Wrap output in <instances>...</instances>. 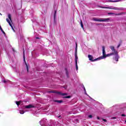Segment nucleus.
<instances>
[{
	"label": "nucleus",
	"mask_w": 126,
	"mask_h": 126,
	"mask_svg": "<svg viewBox=\"0 0 126 126\" xmlns=\"http://www.w3.org/2000/svg\"><path fill=\"white\" fill-rule=\"evenodd\" d=\"M94 21H96L97 22H112L113 19H111V18H94L93 19Z\"/></svg>",
	"instance_id": "f257e3e1"
},
{
	"label": "nucleus",
	"mask_w": 126,
	"mask_h": 126,
	"mask_svg": "<svg viewBox=\"0 0 126 126\" xmlns=\"http://www.w3.org/2000/svg\"><path fill=\"white\" fill-rule=\"evenodd\" d=\"M110 49H111L112 51V54H114L115 56V60L116 62H119V59H120V56H119V52H117L116 49H115V47L114 46H110L109 47Z\"/></svg>",
	"instance_id": "f03ea898"
},
{
	"label": "nucleus",
	"mask_w": 126,
	"mask_h": 126,
	"mask_svg": "<svg viewBox=\"0 0 126 126\" xmlns=\"http://www.w3.org/2000/svg\"><path fill=\"white\" fill-rule=\"evenodd\" d=\"M102 56L97 58V60H103V59H106V50H105V46H102Z\"/></svg>",
	"instance_id": "7ed1b4c3"
},
{
	"label": "nucleus",
	"mask_w": 126,
	"mask_h": 126,
	"mask_svg": "<svg viewBox=\"0 0 126 126\" xmlns=\"http://www.w3.org/2000/svg\"><path fill=\"white\" fill-rule=\"evenodd\" d=\"M101 8H108V9H114V10H120L122 9V8H118L117 7L114 6H109V7H101Z\"/></svg>",
	"instance_id": "20e7f679"
},
{
	"label": "nucleus",
	"mask_w": 126,
	"mask_h": 126,
	"mask_svg": "<svg viewBox=\"0 0 126 126\" xmlns=\"http://www.w3.org/2000/svg\"><path fill=\"white\" fill-rule=\"evenodd\" d=\"M40 125L41 126H46V124H47V119L44 118L42 120H41V121L39 122Z\"/></svg>",
	"instance_id": "39448f33"
},
{
	"label": "nucleus",
	"mask_w": 126,
	"mask_h": 126,
	"mask_svg": "<svg viewBox=\"0 0 126 126\" xmlns=\"http://www.w3.org/2000/svg\"><path fill=\"white\" fill-rule=\"evenodd\" d=\"M75 63H77V60H78V57H77V43H76V48L75 52Z\"/></svg>",
	"instance_id": "423d86ee"
},
{
	"label": "nucleus",
	"mask_w": 126,
	"mask_h": 126,
	"mask_svg": "<svg viewBox=\"0 0 126 126\" xmlns=\"http://www.w3.org/2000/svg\"><path fill=\"white\" fill-rule=\"evenodd\" d=\"M88 58L90 61H91V62H95L96 61H99V60L97 59H95L94 60H93V57L91 56V55H88Z\"/></svg>",
	"instance_id": "0eeeda50"
},
{
	"label": "nucleus",
	"mask_w": 126,
	"mask_h": 126,
	"mask_svg": "<svg viewBox=\"0 0 126 126\" xmlns=\"http://www.w3.org/2000/svg\"><path fill=\"white\" fill-rule=\"evenodd\" d=\"M25 108L26 109H32V108H35V106L32 104H29L28 105L25 106Z\"/></svg>",
	"instance_id": "6e6552de"
},
{
	"label": "nucleus",
	"mask_w": 126,
	"mask_h": 126,
	"mask_svg": "<svg viewBox=\"0 0 126 126\" xmlns=\"http://www.w3.org/2000/svg\"><path fill=\"white\" fill-rule=\"evenodd\" d=\"M6 20L7 22L8 23L10 26L11 27V28H12V30L14 31V32H15V31H14V29H13V27H12V25L10 23V21H9V19L7 18L6 19Z\"/></svg>",
	"instance_id": "1a4fd4ad"
},
{
	"label": "nucleus",
	"mask_w": 126,
	"mask_h": 126,
	"mask_svg": "<svg viewBox=\"0 0 126 126\" xmlns=\"http://www.w3.org/2000/svg\"><path fill=\"white\" fill-rule=\"evenodd\" d=\"M115 55L114 54V53H110V54H106V55H105V59L106 58H108V57H111V56H114Z\"/></svg>",
	"instance_id": "9d476101"
},
{
	"label": "nucleus",
	"mask_w": 126,
	"mask_h": 126,
	"mask_svg": "<svg viewBox=\"0 0 126 126\" xmlns=\"http://www.w3.org/2000/svg\"><path fill=\"white\" fill-rule=\"evenodd\" d=\"M122 43H123V40H120L119 41V44L117 47V49H119L120 48V47H121V45H122Z\"/></svg>",
	"instance_id": "9b49d317"
},
{
	"label": "nucleus",
	"mask_w": 126,
	"mask_h": 126,
	"mask_svg": "<svg viewBox=\"0 0 126 126\" xmlns=\"http://www.w3.org/2000/svg\"><path fill=\"white\" fill-rule=\"evenodd\" d=\"M123 0H110L109 1L110 2H119V1H122Z\"/></svg>",
	"instance_id": "f8f14e48"
},
{
	"label": "nucleus",
	"mask_w": 126,
	"mask_h": 126,
	"mask_svg": "<svg viewBox=\"0 0 126 126\" xmlns=\"http://www.w3.org/2000/svg\"><path fill=\"white\" fill-rule=\"evenodd\" d=\"M84 91L85 92V95H87V96H88L90 99H91V97H90L88 94H87V93H86V90L85 89V87H84Z\"/></svg>",
	"instance_id": "ddd939ff"
},
{
	"label": "nucleus",
	"mask_w": 126,
	"mask_h": 126,
	"mask_svg": "<svg viewBox=\"0 0 126 126\" xmlns=\"http://www.w3.org/2000/svg\"><path fill=\"white\" fill-rule=\"evenodd\" d=\"M21 101H16V105H17L18 107H19V105H21Z\"/></svg>",
	"instance_id": "4468645a"
},
{
	"label": "nucleus",
	"mask_w": 126,
	"mask_h": 126,
	"mask_svg": "<svg viewBox=\"0 0 126 126\" xmlns=\"http://www.w3.org/2000/svg\"><path fill=\"white\" fill-rule=\"evenodd\" d=\"M26 111H24V110H20L19 113L20 114H21V115H23V114H24V113H25Z\"/></svg>",
	"instance_id": "2eb2a0df"
},
{
	"label": "nucleus",
	"mask_w": 126,
	"mask_h": 126,
	"mask_svg": "<svg viewBox=\"0 0 126 126\" xmlns=\"http://www.w3.org/2000/svg\"><path fill=\"white\" fill-rule=\"evenodd\" d=\"M108 14L109 15H111V14H115V15H120V14H115L114 13H111V12L108 13Z\"/></svg>",
	"instance_id": "dca6fc26"
},
{
	"label": "nucleus",
	"mask_w": 126,
	"mask_h": 126,
	"mask_svg": "<svg viewBox=\"0 0 126 126\" xmlns=\"http://www.w3.org/2000/svg\"><path fill=\"white\" fill-rule=\"evenodd\" d=\"M8 17L10 21H11V15L10 14H9L8 15Z\"/></svg>",
	"instance_id": "f3484780"
},
{
	"label": "nucleus",
	"mask_w": 126,
	"mask_h": 126,
	"mask_svg": "<svg viewBox=\"0 0 126 126\" xmlns=\"http://www.w3.org/2000/svg\"><path fill=\"white\" fill-rule=\"evenodd\" d=\"M56 13H57V11L55 10L54 12V16L55 19H56Z\"/></svg>",
	"instance_id": "a211bd4d"
},
{
	"label": "nucleus",
	"mask_w": 126,
	"mask_h": 126,
	"mask_svg": "<svg viewBox=\"0 0 126 126\" xmlns=\"http://www.w3.org/2000/svg\"><path fill=\"white\" fill-rule=\"evenodd\" d=\"M3 82L4 83H7V82H10V81H9V80H3Z\"/></svg>",
	"instance_id": "6ab92c4d"
},
{
	"label": "nucleus",
	"mask_w": 126,
	"mask_h": 126,
	"mask_svg": "<svg viewBox=\"0 0 126 126\" xmlns=\"http://www.w3.org/2000/svg\"><path fill=\"white\" fill-rule=\"evenodd\" d=\"M59 94H60V95H62V96H64L66 95V94H63L62 93H59Z\"/></svg>",
	"instance_id": "aec40b11"
},
{
	"label": "nucleus",
	"mask_w": 126,
	"mask_h": 126,
	"mask_svg": "<svg viewBox=\"0 0 126 126\" xmlns=\"http://www.w3.org/2000/svg\"><path fill=\"white\" fill-rule=\"evenodd\" d=\"M76 63V70H78V65H77V63Z\"/></svg>",
	"instance_id": "412c9836"
},
{
	"label": "nucleus",
	"mask_w": 126,
	"mask_h": 126,
	"mask_svg": "<svg viewBox=\"0 0 126 126\" xmlns=\"http://www.w3.org/2000/svg\"><path fill=\"white\" fill-rule=\"evenodd\" d=\"M0 31L2 32V33H3V34H4V35H5V32H4V31H3V30H2V29L1 30H0Z\"/></svg>",
	"instance_id": "4be33fe9"
},
{
	"label": "nucleus",
	"mask_w": 126,
	"mask_h": 126,
	"mask_svg": "<svg viewBox=\"0 0 126 126\" xmlns=\"http://www.w3.org/2000/svg\"><path fill=\"white\" fill-rule=\"evenodd\" d=\"M55 102H57L58 103H62L63 101L62 100H56Z\"/></svg>",
	"instance_id": "5701e85b"
},
{
	"label": "nucleus",
	"mask_w": 126,
	"mask_h": 126,
	"mask_svg": "<svg viewBox=\"0 0 126 126\" xmlns=\"http://www.w3.org/2000/svg\"><path fill=\"white\" fill-rule=\"evenodd\" d=\"M89 118H90V119H92V117H93V116L91 115H89Z\"/></svg>",
	"instance_id": "b1692460"
},
{
	"label": "nucleus",
	"mask_w": 126,
	"mask_h": 126,
	"mask_svg": "<svg viewBox=\"0 0 126 126\" xmlns=\"http://www.w3.org/2000/svg\"><path fill=\"white\" fill-rule=\"evenodd\" d=\"M81 26L82 27V28H83V24H82V22H81Z\"/></svg>",
	"instance_id": "393cba45"
},
{
	"label": "nucleus",
	"mask_w": 126,
	"mask_h": 126,
	"mask_svg": "<svg viewBox=\"0 0 126 126\" xmlns=\"http://www.w3.org/2000/svg\"><path fill=\"white\" fill-rule=\"evenodd\" d=\"M24 51L23 52L24 61H25V56H24Z\"/></svg>",
	"instance_id": "a878e982"
},
{
	"label": "nucleus",
	"mask_w": 126,
	"mask_h": 126,
	"mask_svg": "<svg viewBox=\"0 0 126 126\" xmlns=\"http://www.w3.org/2000/svg\"><path fill=\"white\" fill-rule=\"evenodd\" d=\"M26 65L27 66V71L28 72V66L27 65V64L26 63Z\"/></svg>",
	"instance_id": "bb28decb"
},
{
	"label": "nucleus",
	"mask_w": 126,
	"mask_h": 126,
	"mask_svg": "<svg viewBox=\"0 0 126 126\" xmlns=\"http://www.w3.org/2000/svg\"><path fill=\"white\" fill-rule=\"evenodd\" d=\"M101 120H102V121H103V122H107V120H106V119H101Z\"/></svg>",
	"instance_id": "cd10ccee"
},
{
	"label": "nucleus",
	"mask_w": 126,
	"mask_h": 126,
	"mask_svg": "<svg viewBox=\"0 0 126 126\" xmlns=\"http://www.w3.org/2000/svg\"><path fill=\"white\" fill-rule=\"evenodd\" d=\"M65 98H70V96H67L65 97Z\"/></svg>",
	"instance_id": "c85d7f7f"
},
{
	"label": "nucleus",
	"mask_w": 126,
	"mask_h": 126,
	"mask_svg": "<svg viewBox=\"0 0 126 126\" xmlns=\"http://www.w3.org/2000/svg\"><path fill=\"white\" fill-rule=\"evenodd\" d=\"M117 118L116 117H112V120H116Z\"/></svg>",
	"instance_id": "c756f323"
},
{
	"label": "nucleus",
	"mask_w": 126,
	"mask_h": 126,
	"mask_svg": "<svg viewBox=\"0 0 126 126\" xmlns=\"http://www.w3.org/2000/svg\"><path fill=\"white\" fill-rule=\"evenodd\" d=\"M122 117H126V115H125V114H122Z\"/></svg>",
	"instance_id": "7c9ffc66"
},
{
	"label": "nucleus",
	"mask_w": 126,
	"mask_h": 126,
	"mask_svg": "<svg viewBox=\"0 0 126 126\" xmlns=\"http://www.w3.org/2000/svg\"><path fill=\"white\" fill-rule=\"evenodd\" d=\"M97 120H100V118L99 117H97Z\"/></svg>",
	"instance_id": "2f4dec72"
},
{
	"label": "nucleus",
	"mask_w": 126,
	"mask_h": 126,
	"mask_svg": "<svg viewBox=\"0 0 126 126\" xmlns=\"http://www.w3.org/2000/svg\"><path fill=\"white\" fill-rule=\"evenodd\" d=\"M1 29H2V28H1V26H0V30H1Z\"/></svg>",
	"instance_id": "473e14b6"
},
{
	"label": "nucleus",
	"mask_w": 126,
	"mask_h": 126,
	"mask_svg": "<svg viewBox=\"0 0 126 126\" xmlns=\"http://www.w3.org/2000/svg\"><path fill=\"white\" fill-rule=\"evenodd\" d=\"M35 39H39V37H35Z\"/></svg>",
	"instance_id": "72a5a7b5"
},
{
	"label": "nucleus",
	"mask_w": 126,
	"mask_h": 126,
	"mask_svg": "<svg viewBox=\"0 0 126 126\" xmlns=\"http://www.w3.org/2000/svg\"><path fill=\"white\" fill-rule=\"evenodd\" d=\"M58 118H61V116H59Z\"/></svg>",
	"instance_id": "f704fd0d"
},
{
	"label": "nucleus",
	"mask_w": 126,
	"mask_h": 126,
	"mask_svg": "<svg viewBox=\"0 0 126 126\" xmlns=\"http://www.w3.org/2000/svg\"><path fill=\"white\" fill-rule=\"evenodd\" d=\"M0 15H1V13H0Z\"/></svg>",
	"instance_id": "c9c22d12"
},
{
	"label": "nucleus",
	"mask_w": 126,
	"mask_h": 126,
	"mask_svg": "<svg viewBox=\"0 0 126 126\" xmlns=\"http://www.w3.org/2000/svg\"><path fill=\"white\" fill-rule=\"evenodd\" d=\"M125 123H126V120L125 121Z\"/></svg>",
	"instance_id": "e433bc0d"
}]
</instances>
